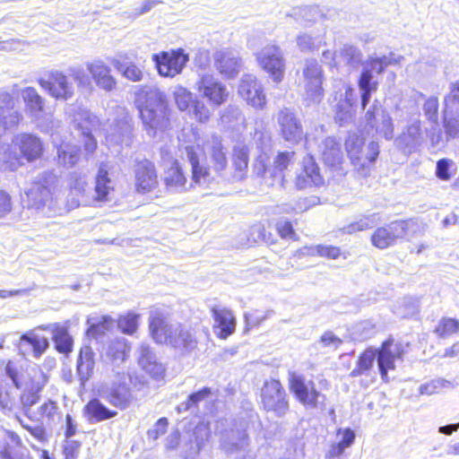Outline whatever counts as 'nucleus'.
I'll use <instances>...</instances> for the list:
<instances>
[{
	"instance_id": "nucleus-4",
	"label": "nucleus",
	"mask_w": 459,
	"mask_h": 459,
	"mask_svg": "<svg viewBox=\"0 0 459 459\" xmlns=\"http://www.w3.org/2000/svg\"><path fill=\"white\" fill-rule=\"evenodd\" d=\"M13 146L20 151V153L6 150L0 153V168L4 170H16L21 166V159L31 162L39 159L43 152L40 139L31 134H18L13 139Z\"/></svg>"
},
{
	"instance_id": "nucleus-18",
	"label": "nucleus",
	"mask_w": 459,
	"mask_h": 459,
	"mask_svg": "<svg viewBox=\"0 0 459 459\" xmlns=\"http://www.w3.org/2000/svg\"><path fill=\"white\" fill-rule=\"evenodd\" d=\"M152 60L161 76L174 77L182 72L189 58L183 49L178 48L171 52L153 54Z\"/></svg>"
},
{
	"instance_id": "nucleus-26",
	"label": "nucleus",
	"mask_w": 459,
	"mask_h": 459,
	"mask_svg": "<svg viewBox=\"0 0 459 459\" xmlns=\"http://www.w3.org/2000/svg\"><path fill=\"white\" fill-rule=\"evenodd\" d=\"M135 188L138 193H148L158 186L155 166L150 160L139 161L134 167Z\"/></svg>"
},
{
	"instance_id": "nucleus-37",
	"label": "nucleus",
	"mask_w": 459,
	"mask_h": 459,
	"mask_svg": "<svg viewBox=\"0 0 459 459\" xmlns=\"http://www.w3.org/2000/svg\"><path fill=\"white\" fill-rule=\"evenodd\" d=\"M377 359V349L369 347L366 349L358 358L355 368L351 370V376L356 377L359 376H366L369 377L368 386L375 379V375L372 376V369L374 363Z\"/></svg>"
},
{
	"instance_id": "nucleus-24",
	"label": "nucleus",
	"mask_w": 459,
	"mask_h": 459,
	"mask_svg": "<svg viewBox=\"0 0 459 459\" xmlns=\"http://www.w3.org/2000/svg\"><path fill=\"white\" fill-rule=\"evenodd\" d=\"M49 342L45 336L39 334L35 330L29 331L20 337L17 343L19 354L23 357L32 356L39 358L48 348Z\"/></svg>"
},
{
	"instance_id": "nucleus-42",
	"label": "nucleus",
	"mask_w": 459,
	"mask_h": 459,
	"mask_svg": "<svg viewBox=\"0 0 459 459\" xmlns=\"http://www.w3.org/2000/svg\"><path fill=\"white\" fill-rule=\"evenodd\" d=\"M94 352L90 346H83L77 359V374L82 385H84L92 376L95 359Z\"/></svg>"
},
{
	"instance_id": "nucleus-28",
	"label": "nucleus",
	"mask_w": 459,
	"mask_h": 459,
	"mask_svg": "<svg viewBox=\"0 0 459 459\" xmlns=\"http://www.w3.org/2000/svg\"><path fill=\"white\" fill-rule=\"evenodd\" d=\"M424 140L419 116L411 119L403 133L395 139L398 147L409 152L414 151Z\"/></svg>"
},
{
	"instance_id": "nucleus-6",
	"label": "nucleus",
	"mask_w": 459,
	"mask_h": 459,
	"mask_svg": "<svg viewBox=\"0 0 459 459\" xmlns=\"http://www.w3.org/2000/svg\"><path fill=\"white\" fill-rule=\"evenodd\" d=\"M289 388L296 400L307 409H318L325 406V395L318 391L312 380L297 372L288 374Z\"/></svg>"
},
{
	"instance_id": "nucleus-64",
	"label": "nucleus",
	"mask_w": 459,
	"mask_h": 459,
	"mask_svg": "<svg viewBox=\"0 0 459 459\" xmlns=\"http://www.w3.org/2000/svg\"><path fill=\"white\" fill-rule=\"evenodd\" d=\"M15 100L8 92H0V114L1 117L8 116L14 109Z\"/></svg>"
},
{
	"instance_id": "nucleus-14",
	"label": "nucleus",
	"mask_w": 459,
	"mask_h": 459,
	"mask_svg": "<svg viewBox=\"0 0 459 459\" xmlns=\"http://www.w3.org/2000/svg\"><path fill=\"white\" fill-rule=\"evenodd\" d=\"M403 347L401 343L389 339L384 342L379 349H377V367L384 382H389L388 371L394 370L396 362L403 360Z\"/></svg>"
},
{
	"instance_id": "nucleus-53",
	"label": "nucleus",
	"mask_w": 459,
	"mask_h": 459,
	"mask_svg": "<svg viewBox=\"0 0 459 459\" xmlns=\"http://www.w3.org/2000/svg\"><path fill=\"white\" fill-rule=\"evenodd\" d=\"M211 394V389L208 387H204L203 389L190 394L188 396L187 401L181 403L178 405L177 411L180 412H186L192 408H196L198 406V403L206 398L209 397Z\"/></svg>"
},
{
	"instance_id": "nucleus-55",
	"label": "nucleus",
	"mask_w": 459,
	"mask_h": 459,
	"mask_svg": "<svg viewBox=\"0 0 459 459\" xmlns=\"http://www.w3.org/2000/svg\"><path fill=\"white\" fill-rule=\"evenodd\" d=\"M174 99L178 108L182 110H187L193 104L192 93L180 85L176 86L173 91Z\"/></svg>"
},
{
	"instance_id": "nucleus-63",
	"label": "nucleus",
	"mask_w": 459,
	"mask_h": 459,
	"mask_svg": "<svg viewBox=\"0 0 459 459\" xmlns=\"http://www.w3.org/2000/svg\"><path fill=\"white\" fill-rule=\"evenodd\" d=\"M423 110L427 118L434 123L437 122L438 100L436 97H430L426 100Z\"/></svg>"
},
{
	"instance_id": "nucleus-59",
	"label": "nucleus",
	"mask_w": 459,
	"mask_h": 459,
	"mask_svg": "<svg viewBox=\"0 0 459 459\" xmlns=\"http://www.w3.org/2000/svg\"><path fill=\"white\" fill-rule=\"evenodd\" d=\"M1 459H32L29 454V452L21 446L12 447L10 446L4 447L3 451L0 452Z\"/></svg>"
},
{
	"instance_id": "nucleus-61",
	"label": "nucleus",
	"mask_w": 459,
	"mask_h": 459,
	"mask_svg": "<svg viewBox=\"0 0 459 459\" xmlns=\"http://www.w3.org/2000/svg\"><path fill=\"white\" fill-rule=\"evenodd\" d=\"M353 115L354 113L352 108L350 107V104H343L342 101L338 102L336 105L335 120L340 124V126H343L351 121Z\"/></svg>"
},
{
	"instance_id": "nucleus-40",
	"label": "nucleus",
	"mask_w": 459,
	"mask_h": 459,
	"mask_svg": "<svg viewBox=\"0 0 459 459\" xmlns=\"http://www.w3.org/2000/svg\"><path fill=\"white\" fill-rule=\"evenodd\" d=\"M126 54H118L110 59V63L126 79L134 82H141L143 78V70L134 62H126Z\"/></svg>"
},
{
	"instance_id": "nucleus-30",
	"label": "nucleus",
	"mask_w": 459,
	"mask_h": 459,
	"mask_svg": "<svg viewBox=\"0 0 459 459\" xmlns=\"http://www.w3.org/2000/svg\"><path fill=\"white\" fill-rule=\"evenodd\" d=\"M324 178L320 174L319 168L312 156L308 155L303 160V170L296 178L295 185L299 189L310 186H321Z\"/></svg>"
},
{
	"instance_id": "nucleus-8",
	"label": "nucleus",
	"mask_w": 459,
	"mask_h": 459,
	"mask_svg": "<svg viewBox=\"0 0 459 459\" xmlns=\"http://www.w3.org/2000/svg\"><path fill=\"white\" fill-rule=\"evenodd\" d=\"M296 160V154L292 151L279 152L273 159V162H269V158L265 152L261 153L255 159L254 169L258 176L266 178L270 177L279 180L283 184V171L288 169Z\"/></svg>"
},
{
	"instance_id": "nucleus-5",
	"label": "nucleus",
	"mask_w": 459,
	"mask_h": 459,
	"mask_svg": "<svg viewBox=\"0 0 459 459\" xmlns=\"http://www.w3.org/2000/svg\"><path fill=\"white\" fill-rule=\"evenodd\" d=\"M345 149L351 164L364 176L368 173L379 154L377 143L371 141L365 146L363 138L357 134H349Z\"/></svg>"
},
{
	"instance_id": "nucleus-52",
	"label": "nucleus",
	"mask_w": 459,
	"mask_h": 459,
	"mask_svg": "<svg viewBox=\"0 0 459 459\" xmlns=\"http://www.w3.org/2000/svg\"><path fill=\"white\" fill-rule=\"evenodd\" d=\"M140 314L130 311L117 320L118 328L126 334H134L139 326Z\"/></svg>"
},
{
	"instance_id": "nucleus-9",
	"label": "nucleus",
	"mask_w": 459,
	"mask_h": 459,
	"mask_svg": "<svg viewBox=\"0 0 459 459\" xmlns=\"http://www.w3.org/2000/svg\"><path fill=\"white\" fill-rule=\"evenodd\" d=\"M259 67L269 74L272 80L279 83L285 74V59L279 46L267 44L255 53Z\"/></svg>"
},
{
	"instance_id": "nucleus-48",
	"label": "nucleus",
	"mask_w": 459,
	"mask_h": 459,
	"mask_svg": "<svg viewBox=\"0 0 459 459\" xmlns=\"http://www.w3.org/2000/svg\"><path fill=\"white\" fill-rule=\"evenodd\" d=\"M57 415L58 407L56 403L49 400L41 404L37 411L30 414V418L37 421L46 420L47 422H52Z\"/></svg>"
},
{
	"instance_id": "nucleus-38",
	"label": "nucleus",
	"mask_w": 459,
	"mask_h": 459,
	"mask_svg": "<svg viewBox=\"0 0 459 459\" xmlns=\"http://www.w3.org/2000/svg\"><path fill=\"white\" fill-rule=\"evenodd\" d=\"M212 313L215 327L220 329L218 336L221 339H226L231 335L236 327V320L232 312L225 307H212Z\"/></svg>"
},
{
	"instance_id": "nucleus-35",
	"label": "nucleus",
	"mask_w": 459,
	"mask_h": 459,
	"mask_svg": "<svg viewBox=\"0 0 459 459\" xmlns=\"http://www.w3.org/2000/svg\"><path fill=\"white\" fill-rule=\"evenodd\" d=\"M106 132V142L108 145L126 144L131 143L132 126L125 116L108 129L102 128Z\"/></svg>"
},
{
	"instance_id": "nucleus-44",
	"label": "nucleus",
	"mask_w": 459,
	"mask_h": 459,
	"mask_svg": "<svg viewBox=\"0 0 459 459\" xmlns=\"http://www.w3.org/2000/svg\"><path fill=\"white\" fill-rule=\"evenodd\" d=\"M88 420L91 422H100L117 415V412L107 408L100 400H91L84 408Z\"/></svg>"
},
{
	"instance_id": "nucleus-29",
	"label": "nucleus",
	"mask_w": 459,
	"mask_h": 459,
	"mask_svg": "<svg viewBox=\"0 0 459 459\" xmlns=\"http://www.w3.org/2000/svg\"><path fill=\"white\" fill-rule=\"evenodd\" d=\"M204 152L216 171L221 172L226 169L228 164L227 150L220 136L212 135L207 140L204 146Z\"/></svg>"
},
{
	"instance_id": "nucleus-21",
	"label": "nucleus",
	"mask_w": 459,
	"mask_h": 459,
	"mask_svg": "<svg viewBox=\"0 0 459 459\" xmlns=\"http://www.w3.org/2000/svg\"><path fill=\"white\" fill-rule=\"evenodd\" d=\"M212 57L215 69L223 78L233 79L240 73L242 61L235 51L230 48L219 49Z\"/></svg>"
},
{
	"instance_id": "nucleus-23",
	"label": "nucleus",
	"mask_w": 459,
	"mask_h": 459,
	"mask_svg": "<svg viewBox=\"0 0 459 459\" xmlns=\"http://www.w3.org/2000/svg\"><path fill=\"white\" fill-rule=\"evenodd\" d=\"M280 133L285 141L298 143L303 137V128L296 114L288 108H281L276 116Z\"/></svg>"
},
{
	"instance_id": "nucleus-45",
	"label": "nucleus",
	"mask_w": 459,
	"mask_h": 459,
	"mask_svg": "<svg viewBox=\"0 0 459 459\" xmlns=\"http://www.w3.org/2000/svg\"><path fill=\"white\" fill-rule=\"evenodd\" d=\"M56 349L61 353H69L73 350V339L66 327L54 325L51 327Z\"/></svg>"
},
{
	"instance_id": "nucleus-25",
	"label": "nucleus",
	"mask_w": 459,
	"mask_h": 459,
	"mask_svg": "<svg viewBox=\"0 0 459 459\" xmlns=\"http://www.w3.org/2000/svg\"><path fill=\"white\" fill-rule=\"evenodd\" d=\"M86 69L98 88L108 92L117 88V79L112 75L111 68L103 60L88 62Z\"/></svg>"
},
{
	"instance_id": "nucleus-41",
	"label": "nucleus",
	"mask_w": 459,
	"mask_h": 459,
	"mask_svg": "<svg viewBox=\"0 0 459 459\" xmlns=\"http://www.w3.org/2000/svg\"><path fill=\"white\" fill-rule=\"evenodd\" d=\"M108 165L107 163H101L96 176L95 195L92 197V202L108 201L109 199V195L113 192L114 187L112 181L108 177Z\"/></svg>"
},
{
	"instance_id": "nucleus-58",
	"label": "nucleus",
	"mask_w": 459,
	"mask_h": 459,
	"mask_svg": "<svg viewBox=\"0 0 459 459\" xmlns=\"http://www.w3.org/2000/svg\"><path fill=\"white\" fill-rule=\"evenodd\" d=\"M375 333V325L370 321H363L354 327L353 335L358 340H366Z\"/></svg>"
},
{
	"instance_id": "nucleus-49",
	"label": "nucleus",
	"mask_w": 459,
	"mask_h": 459,
	"mask_svg": "<svg viewBox=\"0 0 459 459\" xmlns=\"http://www.w3.org/2000/svg\"><path fill=\"white\" fill-rule=\"evenodd\" d=\"M338 56L340 59H342V61L353 67L357 68L362 60V53L361 51L350 44H344L341 49L338 51Z\"/></svg>"
},
{
	"instance_id": "nucleus-15",
	"label": "nucleus",
	"mask_w": 459,
	"mask_h": 459,
	"mask_svg": "<svg viewBox=\"0 0 459 459\" xmlns=\"http://www.w3.org/2000/svg\"><path fill=\"white\" fill-rule=\"evenodd\" d=\"M39 84L56 100H68L74 95L72 81L63 72L54 70L47 78H40Z\"/></svg>"
},
{
	"instance_id": "nucleus-32",
	"label": "nucleus",
	"mask_w": 459,
	"mask_h": 459,
	"mask_svg": "<svg viewBox=\"0 0 459 459\" xmlns=\"http://www.w3.org/2000/svg\"><path fill=\"white\" fill-rule=\"evenodd\" d=\"M249 446V439L245 430L227 431L221 437L220 447L227 455L245 452Z\"/></svg>"
},
{
	"instance_id": "nucleus-3",
	"label": "nucleus",
	"mask_w": 459,
	"mask_h": 459,
	"mask_svg": "<svg viewBox=\"0 0 459 459\" xmlns=\"http://www.w3.org/2000/svg\"><path fill=\"white\" fill-rule=\"evenodd\" d=\"M135 103L147 134L154 137L169 126L165 95L156 87L144 86L136 92Z\"/></svg>"
},
{
	"instance_id": "nucleus-56",
	"label": "nucleus",
	"mask_w": 459,
	"mask_h": 459,
	"mask_svg": "<svg viewBox=\"0 0 459 459\" xmlns=\"http://www.w3.org/2000/svg\"><path fill=\"white\" fill-rule=\"evenodd\" d=\"M459 331V321L445 317L440 320L435 332L442 338H446Z\"/></svg>"
},
{
	"instance_id": "nucleus-47",
	"label": "nucleus",
	"mask_w": 459,
	"mask_h": 459,
	"mask_svg": "<svg viewBox=\"0 0 459 459\" xmlns=\"http://www.w3.org/2000/svg\"><path fill=\"white\" fill-rule=\"evenodd\" d=\"M80 150L76 145L62 143L57 148L58 162L66 167L75 165L79 160Z\"/></svg>"
},
{
	"instance_id": "nucleus-16",
	"label": "nucleus",
	"mask_w": 459,
	"mask_h": 459,
	"mask_svg": "<svg viewBox=\"0 0 459 459\" xmlns=\"http://www.w3.org/2000/svg\"><path fill=\"white\" fill-rule=\"evenodd\" d=\"M303 79L307 99L314 103L320 102L324 96L322 87L324 75L323 70L316 59L306 60Z\"/></svg>"
},
{
	"instance_id": "nucleus-39",
	"label": "nucleus",
	"mask_w": 459,
	"mask_h": 459,
	"mask_svg": "<svg viewBox=\"0 0 459 459\" xmlns=\"http://www.w3.org/2000/svg\"><path fill=\"white\" fill-rule=\"evenodd\" d=\"M325 29L299 33L296 38L298 48L302 52H314L325 45Z\"/></svg>"
},
{
	"instance_id": "nucleus-11",
	"label": "nucleus",
	"mask_w": 459,
	"mask_h": 459,
	"mask_svg": "<svg viewBox=\"0 0 459 459\" xmlns=\"http://www.w3.org/2000/svg\"><path fill=\"white\" fill-rule=\"evenodd\" d=\"M261 403L264 410L276 416H284L289 411V400L280 381H265L261 389Z\"/></svg>"
},
{
	"instance_id": "nucleus-17",
	"label": "nucleus",
	"mask_w": 459,
	"mask_h": 459,
	"mask_svg": "<svg viewBox=\"0 0 459 459\" xmlns=\"http://www.w3.org/2000/svg\"><path fill=\"white\" fill-rule=\"evenodd\" d=\"M73 124L83 137L85 151L88 153L93 152L97 147V142L92 135V132L100 130L101 126L98 117L89 110L80 108L74 115Z\"/></svg>"
},
{
	"instance_id": "nucleus-54",
	"label": "nucleus",
	"mask_w": 459,
	"mask_h": 459,
	"mask_svg": "<svg viewBox=\"0 0 459 459\" xmlns=\"http://www.w3.org/2000/svg\"><path fill=\"white\" fill-rule=\"evenodd\" d=\"M316 202L313 198H299L296 200L293 204H286L279 207L280 213H300L308 210L310 207L314 206Z\"/></svg>"
},
{
	"instance_id": "nucleus-27",
	"label": "nucleus",
	"mask_w": 459,
	"mask_h": 459,
	"mask_svg": "<svg viewBox=\"0 0 459 459\" xmlns=\"http://www.w3.org/2000/svg\"><path fill=\"white\" fill-rule=\"evenodd\" d=\"M85 178L78 173H73L69 178V193L66 197V208L72 210L79 207L81 204H91L92 198L86 195Z\"/></svg>"
},
{
	"instance_id": "nucleus-62",
	"label": "nucleus",
	"mask_w": 459,
	"mask_h": 459,
	"mask_svg": "<svg viewBox=\"0 0 459 459\" xmlns=\"http://www.w3.org/2000/svg\"><path fill=\"white\" fill-rule=\"evenodd\" d=\"M310 254H317L323 257L336 259L340 256L341 251L337 247L318 245L310 248Z\"/></svg>"
},
{
	"instance_id": "nucleus-51",
	"label": "nucleus",
	"mask_w": 459,
	"mask_h": 459,
	"mask_svg": "<svg viewBox=\"0 0 459 459\" xmlns=\"http://www.w3.org/2000/svg\"><path fill=\"white\" fill-rule=\"evenodd\" d=\"M114 320L108 316H103L98 319L89 318L87 323L90 325L87 333L90 336L104 334L105 331L109 330L114 325Z\"/></svg>"
},
{
	"instance_id": "nucleus-13",
	"label": "nucleus",
	"mask_w": 459,
	"mask_h": 459,
	"mask_svg": "<svg viewBox=\"0 0 459 459\" xmlns=\"http://www.w3.org/2000/svg\"><path fill=\"white\" fill-rule=\"evenodd\" d=\"M195 87L200 96L207 100L212 107H220L229 99L230 92L226 85L211 74H202Z\"/></svg>"
},
{
	"instance_id": "nucleus-12",
	"label": "nucleus",
	"mask_w": 459,
	"mask_h": 459,
	"mask_svg": "<svg viewBox=\"0 0 459 459\" xmlns=\"http://www.w3.org/2000/svg\"><path fill=\"white\" fill-rule=\"evenodd\" d=\"M385 63L378 56H370L364 64L358 82L361 95V107L363 109H366L372 93L377 91L378 87V82L374 80L373 73L380 74L385 71Z\"/></svg>"
},
{
	"instance_id": "nucleus-2",
	"label": "nucleus",
	"mask_w": 459,
	"mask_h": 459,
	"mask_svg": "<svg viewBox=\"0 0 459 459\" xmlns=\"http://www.w3.org/2000/svg\"><path fill=\"white\" fill-rule=\"evenodd\" d=\"M23 202L29 209H33L45 216L61 214L63 208L61 180L52 172L39 174L25 191Z\"/></svg>"
},
{
	"instance_id": "nucleus-57",
	"label": "nucleus",
	"mask_w": 459,
	"mask_h": 459,
	"mask_svg": "<svg viewBox=\"0 0 459 459\" xmlns=\"http://www.w3.org/2000/svg\"><path fill=\"white\" fill-rule=\"evenodd\" d=\"M194 117L200 123H206L212 115L210 108L202 100H195L191 106Z\"/></svg>"
},
{
	"instance_id": "nucleus-7",
	"label": "nucleus",
	"mask_w": 459,
	"mask_h": 459,
	"mask_svg": "<svg viewBox=\"0 0 459 459\" xmlns=\"http://www.w3.org/2000/svg\"><path fill=\"white\" fill-rule=\"evenodd\" d=\"M20 94L24 101L27 115L42 131L49 132L55 126L56 122L52 113L46 111L45 99L33 87H26L21 90Z\"/></svg>"
},
{
	"instance_id": "nucleus-20",
	"label": "nucleus",
	"mask_w": 459,
	"mask_h": 459,
	"mask_svg": "<svg viewBox=\"0 0 459 459\" xmlns=\"http://www.w3.org/2000/svg\"><path fill=\"white\" fill-rule=\"evenodd\" d=\"M117 377L118 382L102 385L99 388L98 393L110 405L123 411L129 407L132 402V393L129 386L121 381L124 378V375L117 373Z\"/></svg>"
},
{
	"instance_id": "nucleus-10",
	"label": "nucleus",
	"mask_w": 459,
	"mask_h": 459,
	"mask_svg": "<svg viewBox=\"0 0 459 459\" xmlns=\"http://www.w3.org/2000/svg\"><path fill=\"white\" fill-rule=\"evenodd\" d=\"M415 225V221L409 220L395 221L378 227L371 235V243L377 248L386 249L394 246L399 239L405 238Z\"/></svg>"
},
{
	"instance_id": "nucleus-36",
	"label": "nucleus",
	"mask_w": 459,
	"mask_h": 459,
	"mask_svg": "<svg viewBox=\"0 0 459 459\" xmlns=\"http://www.w3.org/2000/svg\"><path fill=\"white\" fill-rule=\"evenodd\" d=\"M324 163L329 167H336L343 159L341 143L333 137L324 139L318 146Z\"/></svg>"
},
{
	"instance_id": "nucleus-43",
	"label": "nucleus",
	"mask_w": 459,
	"mask_h": 459,
	"mask_svg": "<svg viewBox=\"0 0 459 459\" xmlns=\"http://www.w3.org/2000/svg\"><path fill=\"white\" fill-rule=\"evenodd\" d=\"M249 149L247 145L238 143L234 146L232 153V163L234 167L233 178L237 180H242L247 174Z\"/></svg>"
},
{
	"instance_id": "nucleus-22",
	"label": "nucleus",
	"mask_w": 459,
	"mask_h": 459,
	"mask_svg": "<svg viewBox=\"0 0 459 459\" xmlns=\"http://www.w3.org/2000/svg\"><path fill=\"white\" fill-rule=\"evenodd\" d=\"M365 118L369 126L376 128L377 134L386 140L393 139L394 125L392 118L377 100H375L372 106L366 110Z\"/></svg>"
},
{
	"instance_id": "nucleus-34",
	"label": "nucleus",
	"mask_w": 459,
	"mask_h": 459,
	"mask_svg": "<svg viewBox=\"0 0 459 459\" xmlns=\"http://www.w3.org/2000/svg\"><path fill=\"white\" fill-rule=\"evenodd\" d=\"M185 154L192 167V180L195 184L206 186L211 182V175L206 167L199 164V146L186 145L184 148Z\"/></svg>"
},
{
	"instance_id": "nucleus-19",
	"label": "nucleus",
	"mask_w": 459,
	"mask_h": 459,
	"mask_svg": "<svg viewBox=\"0 0 459 459\" xmlns=\"http://www.w3.org/2000/svg\"><path fill=\"white\" fill-rule=\"evenodd\" d=\"M238 94L251 107L263 109L267 100L262 82L253 74H245L238 85Z\"/></svg>"
},
{
	"instance_id": "nucleus-33",
	"label": "nucleus",
	"mask_w": 459,
	"mask_h": 459,
	"mask_svg": "<svg viewBox=\"0 0 459 459\" xmlns=\"http://www.w3.org/2000/svg\"><path fill=\"white\" fill-rule=\"evenodd\" d=\"M164 182L168 191L171 193H183L192 186L191 183L187 184V179L178 160H174L166 169Z\"/></svg>"
},
{
	"instance_id": "nucleus-60",
	"label": "nucleus",
	"mask_w": 459,
	"mask_h": 459,
	"mask_svg": "<svg viewBox=\"0 0 459 459\" xmlns=\"http://www.w3.org/2000/svg\"><path fill=\"white\" fill-rule=\"evenodd\" d=\"M39 388L37 391H28L22 393L21 395V403L22 406V410L25 414L30 418V414L33 412L31 411V407L37 403L39 401V395L38 394Z\"/></svg>"
},
{
	"instance_id": "nucleus-1",
	"label": "nucleus",
	"mask_w": 459,
	"mask_h": 459,
	"mask_svg": "<svg viewBox=\"0 0 459 459\" xmlns=\"http://www.w3.org/2000/svg\"><path fill=\"white\" fill-rule=\"evenodd\" d=\"M149 330L152 339L160 344H167L184 353L197 348L198 341L194 329L180 323H172L169 314L153 307L150 310Z\"/></svg>"
},
{
	"instance_id": "nucleus-46",
	"label": "nucleus",
	"mask_w": 459,
	"mask_h": 459,
	"mask_svg": "<svg viewBox=\"0 0 459 459\" xmlns=\"http://www.w3.org/2000/svg\"><path fill=\"white\" fill-rule=\"evenodd\" d=\"M380 222V218L377 213L362 216L356 221L350 223L343 228L347 234H353L358 231H363L377 226Z\"/></svg>"
},
{
	"instance_id": "nucleus-31",
	"label": "nucleus",
	"mask_w": 459,
	"mask_h": 459,
	"mask_svg": "<svg viewBox=\"0 0 459 459\" xmlns=\"http://www.w3.org/2000/svg\"><path fill=\"white\" fill-rule=\"evenodd\" d=\"M130 351V343L126 338H116L108 342L103 359L106 362L118 367L127 359Z\"/></svg>"
},
{
	"instance_id": "nucleus-50",
	"label": "nucleus",
	"mask_w": 459,
	"mask_h": 459,
	"mask_svg": "<svg viewBox=\"0 0 459 459\" xmlns=\"http://www.w3.org/2000/svg\"><path fill=\"white\" fill-rule=\"evenodd\" d=\"M454 387L455 385L451 381L444 378H436L420 385L419 392L422 395H432L445 389H452Z\"/></svg>"
}]
</instances>
